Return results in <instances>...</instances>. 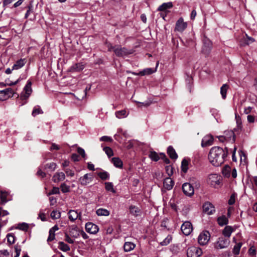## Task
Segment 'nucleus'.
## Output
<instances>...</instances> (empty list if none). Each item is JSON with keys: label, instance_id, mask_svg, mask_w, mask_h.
Segmentation results:
<instances>
[{"label": "nucleus", "instance_id": "f257e3e1", "mask_svg": "<svg viewBox=\"0 0 257 257\" xmlns=\"http://www.w3.org/2000/svg\"><path fill=\"white\" fill-rule=\"evenodd\" d=\"M228 150L219 147H212L208 155V159L210 162L214 166H219L223 163L225 158L227 157Z\"/></svg>", "mask_w": 257, "mask_h": 257}, {"label": "nucleus", "instance_id": "f03ea898", "mask_svg": "<svg viewBox=\"0 0 257 257\" xmlns=\"http://www.w3.org/2000/svg\"><path fill=\"white\" fill-rule=\"evenodd\" d=\"M134 51L132 49H128L125 47H121L120 45H115L114 53L117 57H123L133 54Z\"/></svg>", "mask_w": 257, "mask_h": 257}, {"label": "nucleus", "instance_id": "7ed1b4c3", "mask_svg": "<svg viewBox=\"0 0 257 257\" xmlns=\"http://www.w3.org/2000/svg\"><path fill=\"white\" fill-rule=\"evenodd\" d=\"M210 234L209 231L205 230L201 232L198 237V242L201 245L206 244L210 239Z\"/></svg>", "mask_w": 257, "mask_h": 257}, {"label": "nucleus", "instance_id": "20e7f679", "mask_svg": "<svg viewBox=\"0 0 257 257\" xmlns=\"http://www.w3.org/2000/svg\"><path fill=\"white\" fill-rule=\"evenodd\" d=\"M31 85V81H28L24 88V91L21 94L20 98L22 100H26L29 97L32 92Z\"/></svg>", "mask_w": 257, "mask_h": 257}, {"label": "nucleus", "instance_id": "39448f33", "mask_svg": "<svg viewBox=\"0 0 257 257\" xmlns=\"http://www.w3.org/2000/svg\"><path fill=\"white\" fill-rule=\"evenodd\" d=\"M230 243L228 238L225 237H220L218 239L217 241L215 244V247L217 249H222L227 247Z\"/></svg>", "mask_w": 257, "mask_h": 257}, {"label": "nucleus", "instance_id": "423d86ee", "mask_svg": "<svg viewBox=\"0 0 257 257\" xmlns=\"http://www.w3.org/2000/svg\"><path fill=\"white\" fill-rule=\"evenodd\" d=\"M202 253L201 248L195 246L189 247L187 251L188 257H199Z\"/></svg>", "mask_w": 257, "mask_h": 257}, {"label": "nucleus", "instance_id": "0eeeda50", "mask_svg": "<svg viewBox=\"0 0 257 257\" xmlns=\"http://www.w3.org/2000/svg\"><path fill=\"white\" fill-rule=\"evenodd\" d=\"M15 94L14 90L11 88H8L0 91V100H5Z\"/></svg>", "mask_w": 257, "mask_h": 257}, {"label": "nucleus", "instance_id": "6e6552de", "mask_svg": "<svg viewBox=\"0 0 257 257\" xmlns=\"http://www.w3.org/2000/svg\"><path fill=\"white\" fill-rule=\"evenodd\" d=\"M183 193L187 196H191L194 194V189L190 183H185L182 185Z\"/></svg>", "mask_w": 257, "mask_h": 257}, {"label": "nucleus", "instance_id": "1a4fd4ad", "mask_svg": "<svg viewBox=\"0 0 257 257\" xmlns=\"http://www.w3.org/2000/svg\"><path fill=\"white\" fill-rule=\"evenodd\" d=\"M181 229L184 235H188L193 230L192 224L189 221H185L182 225Z\"/></svg>", "mask_w": 257, "mask_h": 257}, {"label": "nucleus", "instance_id": "9d476101", "mask_svg": "<svg viewBox=\"0 0 257 257\" xmlns=\"http://www.w3.org/2000/svg\"><path fill=\"white\" fill-rule=\"evenodd\" d=\"M93 179V176L91 173H87L79 178V182L82 185L85 186L90 183Z\"/></svg>", "mask_w": 257, "mask_h": 257}, {"label": "nucleus", "instance_id": "9b49d317", "mask_svg": "<svg viewBox=\"0 0 257 257\" xmlns=\"http://www.w3.org/2000/svg\"><path fill=\"white\" fill-rule=\"evenodd\" d=\"M85 229L88 233L95 234L98 231L99 228L96 224L91 222H87L85 224Z\"/></svg>", "mask_w": 257, "mask_h": 257}, {"label": "nucleus", "instance_id": "f8f14e48", "mask_svg": "<svg viewBox=\"0 0 257 257\" xmlns=\"http://www.w3.org/2000/svg\"><path fill=\"white\" fill-rule=\"evenodd\" d=\"M203 212L207 214L210 215L215 211V208L213 205L208 202H205L203 205Z\"/></svg>", "mask_w": 257, "mask_h": 257}, {"label": "nucleus", "instance_id": "ddd939ff", "mask_svg": "<svg viewBox=\"0 0 257 257\" xmlns=\"http://www.w3.org/2000/svg\"><path fill=\"white\" fill-rule=\"evenodd\" d=\"M187 26V23L184 22L182 18H180L176 23L175 30L178 32H183Z\"/></svg>", "mask_w": 257, "mask_h": 257}, {"label": "nucleus", "instance_id": "4468645a", "mask_svg": "<svg viewBox=\"0 0 257 257\" xmlns=\"http://www.w3.org/2000/svg\"><path fill=\"white\" fill-rule=\"evenodd\" d=\"M213 137L211 135H206L202 139L201 142V146L202 147H206L207 146H211L213 142Z\"/></svg>", "mask_w": 257, "mask_h": 257}, {"label": "nucleus", "instance_id": "2eb2a0df", "mask_svg": "<svg viewBox=\"0 0 257 257\" xmlns=\"http://www.w3.org/2000/svg\"><path fill=\"white\" fill-rule=\"evenodd\" d=\"M203 44L202 52L205 54H208L212 48L211 42L209 40L205 39L203 41Z\"/></svg>", "mask_w": 257, "mask_h": 257}, {"label": "nucleus", "instance_id": "dca6fc26", "mask_svg": "<svg viewBox=\"0 0 257 257\" xmlns=\"http://www.w3.org/2000/svg\"><path fill=\"white\" fill-rule=\"evenodd\" d=\"M68 214L69 218L72 221H75L77 218L80 219V212H78L77 211L70 210L69 211Z\"/></svg>", "mask_w": 257, "mask_h": 257}, {"label": "nucleus", "instance_id": "f3484780", "mask_svg": "<svg viewBox=\"0 0 257 257\" xmlns=\"http://www.w3.org/2000/svg\"><path fill=\"white\" fill-rule=\"evenodd\" d=\"M174 181L170 177L165 178L163 182L164 187L168 190H171L174 186Z\"/></svg>", "mask_w": 257, "mask_h": 257}, {"label": "nucleus", "instance_id": "a211bd4d", "mask_svg": "<svg viewBox=\"0 0 257 257\" xmlns=\"http://www.w3.org/2000/svg\"><path fill=\"white\" fill-rule=\"evenodd\" d=\"M65 178V174L63 172L57 173L53 176L52 180L55 183H58L63 181Z\"/></svg>", "mask_w": 257, "mask_h": 257}, {"label": "nucleus", "instance_id": "6ab92c4d", "mask_svg": "<svg viewBox=\"0 0 257 257\" xmlns=\"http://www.w3.org/2000/svg\"><path fill=\"white\" fill-rule=\"evenodd\" d=\"M26 63L25 59H20L17 61L14 65L13 66V69L18 70L23 67Z\"/></svg>", "mask_w": 257, "mask_h": 257}, {"label": "nucleus", "instance_id": "aec40b11", "mask_svg": "<svg viewBox=\"0 0 257 257\" xmlns=\"http://www.w3.org/2000/svg\"><path fill=\"white\" fill-rule=\"evenodd\" d=\"M167 154L172 159L175 160L178 158V155L175 150L171 146L168 147L167 149Z\"/></svg>", "mask_w": 257, "mask_h": 257}, {"label": "nucleus", "instance_id": "412c9836", "mask_svg": "<svg viewBox=\"0 0 257 257\" xmlns=\"http://www.w3.org/2000/svg\"><path fill=\"white\" fill-rule=\"evenodd\" d=\"M130 213L135 216H138L141 213V209L137 206L131 205L130 206Z\"/></svg>", "mask_w": 257, "mask_h": 257}, {"label": "nucleus", "instance_id": "4be33fe9", "mask_svg": "<svg viewBox=\"0 0 257 257\" xmlns=\"http://www.w3.org/2000/svg\"><path fill=\"white\" fill-rule=\"evenodd\" d=\"M136 245L132 242H125L123 245L124 250L128 252L134 249Z\"/></svg>", "mask_w": 257, "mask_h": 257}, {"label": "nucleus", "instance_id": "5701e85b", "mask_svg": "<svg viewBox=\"0 0 257 257\" xmlns=\"http://www.w3.org/2000/svg\"><path fill=\"white\" fill-rule=\"evenodd\" d=\"M84 68V65L81 63H76L70 67V71L71 72L80 71L83 70Z\"/></svg>", "mask_w": 257, "mask_h": 257}, {"label": "nucleus", "instance_id": "b1692460", "mask_svg": "<svg viewBox=\"0 0 257 257\" xmlns=\"http://www.w3.org/2000/svg\"><path fill=\"white\" fill-rule=\"evenodd\" d=\"M111 163L117 168H121L123 163L122 161L118 157H114L111 159Z\"/></svg>", "mask_w": 257, "mask_h": 257}, {"label": "nucleus", "instance_id": "393cba45", "mask_svg": "<svg viewBox=\"0 0 257 257\" xmlns=\"http://www.w3.org/2000/svg\"><path fill=\"white\" fill-rule=\"evenodd\" d=\"M228 88L229 86L227 84H224L220 88V94L223 99L226 97V93Z\"/></svg>", "mask_w": 257, "mask_h": 257}, {"label": "nucleus", "instance_id": "a878e982", "mask_svg": "<svg viewBox=\"0 0 257 257\" xmlns=\"http://www.w3.org/2000/svg\"><path fill=\"white\" fill-rule=\"evenodd\" d=\"M233 231V229L232 227L230 226H226L223 229L222 231V233L224 237H227L228 238L230 235L231 233Z\"/></svg>", "mask_w": 257, "mask_h": 257}, {"label": "nucleus", "instance_id": "bb28decb", "mask_svg": "<svg viewBox=\"0 0 257 257\" xmlns=\"http://www.w3.org/2000/svg\"><path fill=\"white\" fill-rule=\"evenodd\" d=\"M156 71V69L154 70L152 68H146L144 69L143 71H140L137 75L144 76L146 75H150L154 73Z\"/></svg>", "mask_w": 257, "mask_h": 257}, {"label": "nucleus", "instance_id": "cd10ccee", "mask_svg": "<svg viewBox=\"0 0 257 257\" xmlns=\"http://www.w3.org/2000/svg\"><path fill=\"white\" fill-rule=\"evenodd\" d=\"M217 222L220 226H223L228 223V220L225 215H222L217 218Z\"/></svg>", "mask_w": 257, "mask_h": 257}, {"label": "nucleus", "instance_id": "c85d7f7f", "mask_svg": "<svg viewBox=\"0 0 257 257\" xmlns=\"http://www.w3.org/2000/svg\"><path fill=\"white\" fill-rule=\"evenodd\" d=\"M173 7L172 3L171 2L163 3L161 5L158 9L159 11H164L168 9H170Z\"/></svg>", "mask_w": 257, "mask_h": 257}, {"label": "nucleus", "instance_id": "c756f323", "mask_svg": "<svg viewBox=\"0 0 257 257\" xmlns=\"http://www.w3.org/2000/svg\"><path fill=\"white\" fill-rule=\"evenodd\" d=\"M57 167V164L55 163L51 162L44 165V169H48L50 172H53Z\"/></svg>", "mask_w": 257, "mask_h": 257}, {"label": "nucleus", "instance_id": "7c9ffc66", "mask_svg": "<svg viewBox=\"0 0 257 257\" xmlns=\"http://www.w3.org/2000/svg\"><path fill=\"white\" fill-rule=\"evenodd\" d=\"M96 213L98 216H108L109 215V211L106 209L99 208Z\"/></svg>", "mask_w": 257, "mask_h": 257}, {"label": "nucleus", "instance_id": "2f4dec72", "mask_svg": "<svg viewBox=\"0 0 257 257\" xmlns=\"http://www.w3.org/2000/svg\"><path fill=\"white\" fill-rule=\"evenodd\" d=\"M189 161L186 159H184L181 162V170L186 173L188 170Z\"/></svg>", "mask_w": 257, "mask_h": 257}, {"label": "nucleus", "instance_id": "473e14b6", "mask_svg": "<svg viewBox=\"0 0 257 257\" xmlns=\"http://www.w3.org/2000/svg\"><path fill=\"white\" fill-rule=\"evenodd\" d=\"M58 248L63 251H69L70 249V247L62 241H60L58 243Z\"/></svg>", "mask_w": 257, "mask_h": 257}, {"label": "nucleus", "instance_id": "72a5a7b5", "mask_svg": "<svg viewBox=\"0 0 257 257\" xmlns=\"http://www.w3.org/2000/svg\"><path fill=\"white\" fill-rule=\"evenodd\" d=\"M231 171V168L228 166H226L223 168L222 173L224 177L228 178L230 175Z\"/></svg>", "mask_w": 257, "mask_h": 257}, {"label": "nucleus", "instance_id": "f704fd0d", "mask_svg": "<svg viewBox=\"0 0 257 257\" xmlns=\"http://www.w3.org/2000/svg\"><path fill=\"white\" fill-rule=\"evenodd\" d=\"M97 175L102 180H106L109 178V174L106 171L99 172Z\"/></svg>", "mask_w": 257, "mask_h": 257}, {"label": "nucleus", "instance_id": "c9c22d12", "mask_svg": "<svg viewBox=\"0 0 257 257\" xmlns=\"http://www.w3.org/2000/svg\"><path fill=\"white\" fill-rule=\"evenodd\" d=\"M7 196L8 193L7 192L3 191L1 192L0 198L1 201V203L2 204H4L8 201V200L7 198Z\"/></svg>", "mask_w": 257, "mask_h": 257}, {"label": "nucleus", "instance_id": "e433bc0d", "mask_svg": "<svg viewBox=\"0 0 257 257\" xmlns=\"http://www.w3.org/2000/svg\"><path fill=\"white\" fill-rule=\"evenodd\" d=\"M43 113V111L41 109L40 107L38 105L34 107L32 115L33 116H36L37 115L39 114H42Z\"/></svg>", "mask_w": 257, "mask_h": 257}, {"label": "nucleus", "instance_id": "4c0bfd02", "mask_svg": "<svg viewBox=\"0 0 257 257\" xmlns=\"http://www.w3.org/2000/svg\"><path fill=\"white\" fill-rule=\"evenodd\" d=\"M149 156L152 160L156 162L160 159L159 155L155 151L150 152Z\"/></svg>", "mask_w": 257, "mask_h": 257}, {"label": "nucleus", "instance_id": "58836bf2", "mask_svg": "<svg viewBox=\"0 0 257 257\" xmlns=\"http://www.w3.org/2000/svg\"><path fill=\"white\" fill-rule=\"evenodd\" d=\"M105 188L108 191H110L112 193L115 192V190L113 188V185L111 182H105Z\"/></svg>", "mask_w": 257, "mask_h": 257}, {"label": "nucleus", "instance_id": "ea45409f", "mask_svg": "<svg viewBox=\"0 0 257 257\" xmlns=\"http://www.w3.org/2000/svg\"><path fill=\"white\" fill-rule=\"evenodd\" d=\"M127 115L125 110H121L115 112V116L118 118L126 117Z\"/></svg>", "mask_w": 257, "mask_h": 257}, {"label": "nucleus", "instance_id": "a19ab883", "mask_svg": "<svg viewBox=\"0 0 257 257\" xmlns=\"http://www.w3.org/2000/svg\"><path fill=\"white\" fill-rule=\"evenodd\" d=\"M103 150L105 152L108 158L113 155V152L111 148L109 147H104Z\"/></svg>", "mask_w": 257, "mask_h": 257}, {"label": "nucleus", "instance_id": "79ce46f5", "mask_svg": "<svg viewBox=\"0 0 257 257\" xmlns=\"http://www.w3.org/2000/svg\"><path fill=\"white\" fill-rule=\"evenodd\" d=\"M241 246L242 243L239 242L237 243L233 248V253L235 255L238 254Z\"/></svg>", "mask_w": 257, "mask_h": 257}, {"label": "nucleus", "instance_id": "37998d69", "mask_svg": "<svg viewBox=\"0 0 257 257\" xmlns=\"http://www.w3.org/2000/svg\"><path fill=\"white\" fill-rule=\"evenodd\" d=\"M209 180L211 182H214L216 184H219V179L218 176L216 174H211L209 176Z\"/></svg>", "mask_w": 257, "mask_h": 257}, {"label": "nucleus", "instance_id": "c03bdc74", "mask_svg": "<svg viewBox=\"0 0 257 257\" xmlns=\"http://www.w3.org/2000/svg\"><path fill=\"white\" fill-rule=\"evenodd\" d=\"M172 237L170 235H168L165 239L161 242V245H167L171 241Z\"/></svg>", "mask_w": 257, "mask_h": 257}, {"label": "nucleus", "instance_id": "a18cd8bd", "mask_svg": "<svg viewBox=\"0 0 257 257\" xmlns=\"http://www.w3.org/2000/svg\"><path fill=\"white\" fill-rule=\"evenodd\" d=\"M60 216L61 213L59 211L54 210L51 213V217L52 219H58L59 218Z\"/></svg>", "mask_w": 257, "mask_h": 257}, {"label": "nucleus", "instance_id": "49530a36", "mask_svg": "<svg viewBox=\"0 0 257 257\" xmlns=\"http://www.w3.org/2000/svg\"><path fill=\"white\" fill-rule=\"evenodd\" d=\"M60 188L63 193H67L70 191V187L65 183H63L61 185Z\"/></svg>", "mask_w": 257, "mask_h": 257}, {"label": "nucleus", "instance_id": "de8ad7c7", "mask_svg": "<svg viewBox=\"0 0 257 257\" xmlns=\"http://www.w3.org/2000/svg\"><path fill=\"white\" fill-rule=\"evenodd\" d=\"M60 193L59 188L57 187H54L52 190L50 191L48 194V195L50 196L52 194H58Z\"/></svg>", "mask_w": 257, "mask_h": 257}, {"label": "nucleus", "instance_id": "09e8293b", "mask_svg": "<svg viewBox=\"0 0 257 257\" xmlns=\"http://www.w3.org/2000/svg\"><path fill=\"white\" fill-rule=\"evenodd\" d=\"M236 197V194L235 193H233L231 195L229 199L228 200V204L229 205H233L234 204L235 202V198Z\"/></svg>", "mask_w": 257, "mask_h": 257}, {"label": "nucleus", "instance_id": "8fccbe9b", "mask_svg": "<svg viewBox=\"0 0 257 257\" xmlns=\"http://www.w3.org/2000/svg\"><path fill=\"white\" fill-rule=\"evenodd\" d=\"M29 228V225L26 223H23L19 225V228L22 230L26 231Z\"/></svg>", "mask_w": 257, "mask_h": 257}, {"label": "nucleus", "instance_id": "3c124183", "mask_svg": "<svg viewBox=\"0 0 257 257\" xmlns=\"http://www.w3.org/2000/svg\"><path fill=\"white\" fill-rule=\"evenodd\" d=\"M245 35L246 37V39H245L246 44L249 45L254 41V39L253 38L248 36L246 34Z\"/></svg>", "mask_w": 257, "mask_h": 257}, {"label": "nucleus", "instance_id": "603ef678", "mask_svg": "<svg viewBox=\"0 0 257 257\" xmlns=\"http://www.w3.org/2000/svg\"><path fill=\"white\" fill-rule=\"evenodd\" d=\"M37 175L39 177H41V178H44L46 177V173L43 172L42 169L39 168L37 172Z\"/></svg>", "mask_w": 257, "mask_h": 257}, {"label": "nucleus", "instance_id": "864d4df0", "mask_svg": "<svg viewBox=\"0 0 257 257\" xmlns=\"http://www.w3.org/2000/svg\"><path fill=\"white\" fill-rule=\"evenodd\" d=\"M8 241L10 244H13L15 242V237L14 235H11L10 234H8L7 235Z\"/></svg>", "mask_w": 257, "mask_h": 257}, {"label": "nucleus", "instance_id": "5fc2aeb1", "mask_svg": "<svg viewBox=\"0 0 257 257\" xmlns=\"http://www.w3.org/2000/svg\"><path fill=\"white\" fill-rule=\"evenodd\" d=\"M49 236L47 239V241L50 242V241H52V240H53L55 239V233L51 232L50 230H49Z\"/></svg>", "mask_w": 257, "mask_h": 257}, {"label": "nucleus", "instance_id": "6e6d98bb", "mask_svg": "<svg viewBox=\"0 0 257 257\" xmlns=\"http://www.w3.org/2000/svg\"><path fill=\"white\" fill-rule=\"evenodd\" d=\"M64 171L67 176H69L71 177H73L74 176V173L72 170L68 168H66L64 170Z\"/></svg>", "mask_w": 257, "mask_h": 257}, {"label": "nucleus", "instance_id": "4d7b16f0", "mask_svg": "<svg viewBox=\"0 0 257 257\" xmlns=\"http://www.w3.org/2000/svg\"><path fill=\"white\" fill-rule=\"evenodd\" d=\"M15 252H16V254L14 257H19L21 251L20 246H18V245H16L15 246Z\"/></svg>", "mask_w": 257, "mask_h": 257}, {"label": "nucleus", "instance_id": "13d9d810", "mask_svg": "<svg viewBox=\"0 0 257 257\" xmlns=\"http://www.w3.org/2000/svg\"><path fill=\"white\" fill-rule=\"evenodd\" d=\"M77 153L81 155L83 158L85 157V153L84 150L80 147L77 148Z\"/></svg>", "mask_w": 257, "mask_h": 257}, {"label": "nucleus", "instance_id": "bf43d9fd", "mask_svg": "<svg viewBox=\"0 0 257 257\" xmlns=\"http://www.w3.org/2000/svg\"><path fill=\"white\" fill-rule=\"evenodd\" d=\"M100 141H104V142H112V139L111 138L108 136H103L100 138Z\"/></svg>", "mask_w": 257, "mask_h": 257}, {"label": "nucleus", "instance_id": "052dcab7", "mask_svg": "<svg viewBox=\"0 0 257 257\" xmlns=\"http://www.w3.org/2000/svg\"><path fill=\"white\" fill-rule=\"evenodd\" d=\"M235 119L236 121V123L238 127H241V120L240 116L237 115L236 114H235Z\"/></svg>", "mask_w": 257, "mask_h": 257}, {"label": "nucleus", "instance_id": "680f3d73", "mask_svg": "<svg viewBox=\"0 0 257 257\" xmlns=\"http://www.w3.org/2000/svg\"><path fill=\"white\" fill-rule=\"evenodd\" d=\"M38 218L40 219L42 221H46V218L45 217V213L40 212L39 214Z\"/></svg>", "mask_w": 257, "mask_h": 257}, {"label": "nucleus", "instance_id": "e2e57ef3", "mask_svg": "<svg viewBox=\"0 0 257 257\" xmlns=\"http://www.w3.org/2000/svg\"><path fill=\"white\" fill-rule=\"evenodd\" d=\"M50 205H54L57 202L56 198L51 196L49 197Z\"/></svg>", "mask_w": 257, "mask_h": 257}, {"label": "nucleus", "instance_id": "0e129e2a", "mask_svg": "<svg viewBox=\"0 0 257 257\" xmlns=\"http://www.w3.org/2000/svg\"><path fill=\"white\" fill-rule=\"evenodd\" d=\"M166 172L169 176H171L173 173V169L171 166H167L166 167Z\"/></svg>", "mask_w": 257, "mask_h": 257}, {"label": "nucleus", "instance_id": "69168bd1", "mask_svg": "<svg viewBox=\"0 0 257 257\" xmlns=\"http://www.w3.org/2000/svg\"><path fill=\"white\" fill-rule=\"evenodd\" d=\"M106 45L108 48V51H111L112 50L114 52V49L115 48V46H113L110 43H106Z\"/></svg>", "mask_w": 257, "mask_h": 257}, {"label": "nucleus", "instance_id": "338daca9", "mask_svg": "<svg viewBox=\"0 0 257 257\" xmlns=\"http://www.w3.org/2000/svg\"><path fill=\"white\" fill-rule=\"evenodd\" d=\"M247 121L249 123H253L254 122V116L251 115H248L247 116Z\"/></svg>", "mask_w": 257, "mask_h": 257}, {"label": "nucleus", "instance_id": "774afa93", "mask_svg": "<svg viewBox=\"0 0 257 257\" xmlns=\"http://www.w3.org/2000/svg\"><path fill=\"white\" fill-rule=\"evenodd\" d=\"M60 149V147L56 145V144L55 143H53L52 144V146L50 148V150L51 151H52V150H58Z\"/></svg>", "mask_w": 257, "mask_h": 257}]
</instances>
